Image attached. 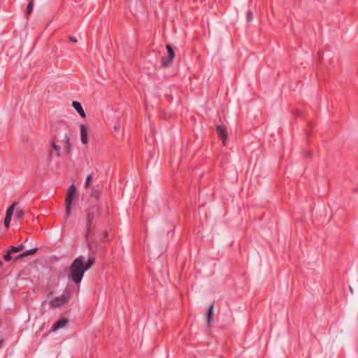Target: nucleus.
<instances>
[{
	"label": "nucleus",
	"instance_id": "f257e3e1",
	"mask_svg": "<svg viewBox=\"0 0 358 358\" xmlns=\"http://www.w3.org/2000/svg\"><path fill=\"white\" fill-rule=\"evenodd\" d=\"M85 260V257L80 255L73 261L69 267L68 276L76 284L81 282L85 272V269L83 268Z\"/></svg>",
	"mask_w": 358,
	"mask_h": 358
},
{
	"label": "nucleus",
	"instance_id": "f03ea898",
	"mask_svg": "<svg viewBox=\"0 0 358 358\" xmlns=\"http://www.w3.org/2000/svg\"><path fill=\"white\" fill-rule=\"evenodd\" d=\"M99 209L98 207H93L88 210L87 213V232L86 236L90 233L92 227L93 221L99 216Z\"/></svg>",
	"mask_w": 358,
	"mask_h": 358
},
{
	"label": "nucleus",
	"instance_id": "7ed1b4c3",
	"mask_svg": "<svg viewBox=\"0 0 358 358\" xmlns=\"http://www.w3.org/2000/svg\"><path fill=\"white\" fill-rule=\"evenodd\" d=\"M76 194V187L74 185H71L68 190H67V195L65 199V205H66V214L67 216H69L71 215V206L72 203L73 199Z\"/></svg>",
	"mask_w": 358,
	"mask_h": 358
},
{
	"label": "nucleus",
	"instance_id": "20e7f679",
	"mask_svg": "<svg viewBox=\"0 0 358 358\" xmlns=\"http://www.w3.org/2000/svg\"><path fill=\"white\" fill-rule=\"evenodd\" d=\"M166 48L168 52V55L162 58L161 66L162 67L169 66L175 57V52L172 47L169 44H167L166 45Z\"/></svg>",
	"mask_w": 358,
	"mask_h": 358
},
{
	"label": "nucleus",
	"instance_id": "39448f33",
	"mask_svg": "<svg viewBox=\"0 0 358 358\" xmlns=\"http://www.w3.org/2000/svg\"><path fill=\"white\" fill-rule=\"evenodd\" d=\"M67 300L68 299L64 296H55L50 300V307L52 308H59L64 305L66 303Z\"/></svg>",
	"mask_w": 358,
	"mask_h": 358
},
{
	"label": "nucleus",
	"instance_id": "423d86ee",
	"mask_svg": "<svg viewBox=\"0 0 358 358\" xmlns=\"http://www.w3.org/2000/svg\"><path fill=\"white\" fill-rule=\"evenodd\" d=\"M216 131L218 134L219 138L222 140L223 144H225L226 141L227 140L228 138L227 131L225 127L217 125L216 127Z\"/></svg>",
	"mask_w": 358,
	"mask_h": 358
},
{
	"label": "nucleus",
	"instance_id": "0eeeda50",
	"mask_svg": "<svg viewBox=\"0 0 358 358\" xmlns=\"http://www.w3.org/2000/svg\"><path fill=\"white\" fill-rule=\"evenodd\" d=\"M69 322V321L67 318L62 317L52 326L51 329L52 331H56L59 329L63 328L68 324Z\"/></svg>",
	"mask_w": 358,
	"mask_h": 358
},
{
	"label": "nucleus",
	"instance_id": "6e6552de",
	"mask_svg": "<svg viewBox=\"0 0 358 358\" xmlns=\"http://www.w3.org/2000/svg\"><path fill=\"white\" fill-rule=\"evenodd\" d=\"M80 140L83 144L85 145L88 142L87 139V128L85 124L80 125Z\"/></svg>",
	"mask_w": 358,
	"mask_h": 358
},
{
	"label": "nucleus",
	"instance_id": "1a4fd4ad",
	"mask_svg": "<svg viewBox=\"0 0 358 358\" xmlns=\"http://www.w3.org/2000/svg\"><path fill=\"white\" fill-rule=\"evenodd\" d=\"M64 143L66 155H69L71 151V144L70 141V137L67 134H65L64 136Z\"/></svg>",
	"mask_w": 358,
	"mask_h": 358
},
{
	"label": "nucleus",
	"instance_id": "9d476101",
	"mask_svg": "<svg viewBox=\"0 0 358 358\" xmlns=\"http://www.w3.org/2000/svg\"><path fill=\"white\" fill-rule=\"evenodd\" d=\"M72 106L82 117H85L86 115L80 103L74 101H73Z\"/></svg>",
	"mask_w": 358,
	"mask_h": 358
},
{
	"label": "nucleus",
	"instance_id": "9b49d317",
	"mask_svg": "<svg viewBox=\"0 0 358 358\" xmlns=\"http://www.w3.org/2000/svg\"><path fill=\"white\" fill-rule=\"evenodd\" d=\"M37 250H38L37 248L26 250L25 252H24L20 254L18 256H17L14 259L17 260V259H22L23 257H25L27 256L34 255L37 252Z\"/></svg>",
	"mask_w": 358,
	"mask_h": 358
},
{
	"label": "nucleus",
	"instance_id": "f8f14e48",
	"mask_svg": "<svg viewBox=\"0 0 358 358\" xmlns=\"http://www.w3.org/2000/svg\"><path fill=\"white\" fill-rule=\"evenodd\" d=\"M213 307L214 305L211 304L208 308V313L206 315L207 323L208 327H210L211 323L213 322Z\"/></svg>",
	"mask_w": 358,
	"mask_h": 358
},
{
	"label": "nucleus",
	"instance_id": "ddd939ff",
	"mask_svg": "<svg viewBox=\"0 0 358 358\" xmlns=\"http://www.w3.org/2000/svg\"><path fill=\"white\" fill-rule=\"evenodd\" d=\"M95 257H90L87 262L85 264L83 263V268L85 269V271L90 269L95 263Z\"/></svg>",
	"mask_w": 358,
	"mask_h": 358
},
{
	"label": "nucleus",
	"instance_id": "4468645a",
	"mask_svg": "<svg viewBox=\"0 0 358 358\" xmlns=\"http://www.w3.org/2000/svg\"><path fill=\"white\" fill-rule=\"evenodd\" d=\"M52 146L56 152L57 157H59L61 156V146L57 145L55 141L52 142Z\"/></svg>",
	"mask_w": 358,
	"mask_h": 358
},
{
	"label": "nucleus",
	"instance_id": "2eb2a0df",
	"mask_svg": "<svg viewBox=\"0 0 358 358\" xmlns=\"http://www.w3.org/2000/svg\"><path fill=\"white\" fill-rule=\"evenodd\" d=\"M24 246L23 244H20L18 246H11L10 248V252H12L13 253L14 252H20L22 251L23 249H24Z\"/></svg>",
	"mask_w": 358,
	"mask_h": 358
},
{
	"label": "nucleus",
	"instance_id": "dca6fc26",
	"mask_svg": "<svg viewBox=\"0 0 358 358\" xmlns=\"http://www.w3.org/2000/svg\"><path fill=\"white\" fill-rule=\"evenodd\" d=\"M15 203H13L6 210V215H8V216H10L12 217L13 214V211H14V208H15Z\"/></svg>",
	"mask_w": 358,
	"mask_h": 358
},
{
	"label": "nucleus",
	"instance_id": "f3484780",
	"mask_svg": "<svg viewBox=\"0 0 358 358\" xmlns=\"http://www.w3.org/2000/svg\"><path fill=\"white\" fill-rule=\"evenodd\" d=\"M24 215V213L22 210H17L15 213V216L19 220H21Z\"/></svg>",
	"mask_w": 358,
	"mask_h": 358
},
{
	"label": "nucleus",
	"instance_id": "a211bd4d",
	"mask_svg": "<svg viewBox=\"0 0 358 358\" xmlns=\"http://www.w3.org/2000/svg\"><path fill=\"white\" fill-rule=\"evenodd\" d=\"M11 218H12V217L6 215L5 220H4V225L6 227H7V228L9 227Z\"/></svg>",
	"mask_w": 358,
	"mask_h": 358
},
{
	"label": "nucleus",
	"instance_id": "6ab92c4d",
	"mask_svg": "<svg viewBox=\"0 0 358 358\" xmlns=\"http://www.w3.org/2000/svg\"><path fill=\"white\" fill-rule=\"evenodd\" d=\"M13 252H10V250H8L7 253L3 256V258L6 261L8 262V261H10L12 259V256H11V254Z\"/></svg>",
	"mask_w": 358,
	"mask_h": 358
},
{
	"label": "nucleus",
	"instance_id": "aec40b11",
	"mask_svg": "<svg viewBox=\"0 0 358 358\" xmlns=\"http://www.w3.org/2000/svg\"><path fill=\"white\" fill-rule=\"evenodd\" d=\"M33 7H34L33 1L29 2V3L27 5V13L28 15H29L32 12Z\"/></svg>",
	"mask_w": 358,
	"mask_h": 358
},
{
	"label": "nucleus",
	"instance_id": "412c9836",
	"mask_svg": "<svg viewBox=\"0 0 358 358\" xmlns=\"http://www.w3.org/2000/svg\"><path fill=\"white\" fill-rule=\"evenodd\" d=\"M252 17H253L252 12L250 11V10H248L246 13V20H247V21L248 22H250L252 20Z\"/></svg>",
	"mask_w": 358,
	"mask_h": 358
},
{
	"label": "nucleus",
	"instance_id": "4be33fe9",
	"mask_svg": "<svg viewBox=\"0 0 358 358\" xmlns=\"http://www.w3.org/2000/svg\"><path fill=\"white\" fill-rule=\"evenodd\" d=\"M113 128L117 133H120L121 131V128H122L121 124L120 122L115 123Z\"/></svg>",
	"mask_w": 358,
	"mask_h": 358
},
{
	"label": "nucleus",
	"instance_id": "5701e85b",
	"mask_svg": "<svg viewBox=\"0 0 358 358\" xmlns=\"http://www.w3.org/2000/svg\"><path fill=\"white\" fill-rule=\"evenodd\" d=\"M91 180H92V176H91V175H89L87 177L86 180H85V188H87L89 187Z\"/></svg>",
	"mask_w": 358,
	"mask_h": 358
},
{
	"label": "nucleus",
	"instance_id": "b1692460",
	"mask_svg": "<svg viewBox=\"0 0 358 358\" xmlns=\"http://www.w3.org/2000/svg\"><path fill=\"white\" fill-rule=\"evenodd\" d=\"M69 41L73 43H77V38L75 36H70Z\"/></svg>",
	"mask_w": 358,
	"mask_h": 358
},
{
	"label": "nucleus",
	"instance_id": "393cba45",
	"mask_svg": "<svg viewBox=\"0 0 358 358\" xmlns=\"http://www.w3.org/2000/svg\"><path fill=\"white\" fill-rule=\"evenodd\" d=\"M308 156H311L312 155V152H310L308 153Z\"/></svg>",
	"mask_w": 358,
	"mask_h": 358
},
{
	"label": "nucleus",
	"instance_id": "a878e982",
	"mask_svg": "<svg viewBox=\"0 0 358 358\" xmlns=\"http://www.w3.org/2000/svg\"><path fill=\"white\" fill-rule=\"evenodd\" d=\"M2 343H3V341H0V347L1 346Z\"/></svg>",
	"mask_w": 358,
	"mask_h": 358
},
{
	"label": "nucleus",
	"instance_id": "bb28decb",
	"mask_svg": "<svg viewBox=\"0 0 358 358\" xmlns=\"http://www.w3.org/2000/svg\"><path fill=\"white\" fill-rule=\"evenodd\" d=\"M3 264L2 262L0 261V266H1Z\"/></svg>",
	"mask_w": 358,
	"mask_h": 358
}]
</instances>
